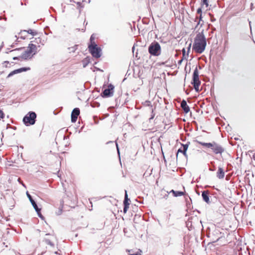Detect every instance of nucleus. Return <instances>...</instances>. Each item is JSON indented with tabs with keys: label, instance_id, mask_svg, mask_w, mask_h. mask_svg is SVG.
Returning a JSON list of instances; mask_svg holds the SVG:
<instances>
[{
	"label": "nucleus",
	"instance_id": "f257e3e1",
	"mask_svg": "<svg viewBox=\"0 0 255 255\" xmlns=\"http://www.w3.org/2000/svg\"><path fill=\"white\" fill-rule=\"evenodd\" d=\"M206 39L203 33L197 34L193 45V50L197 53H202L205 49L206 46Z\"/></svg>",
	"mask_w": 255,
	"mask_h": 255
},
{
	"label": "nucleus",
	"instance_id": "f03ea898",
	"mask_svg": "<svg viewBox=\"0 0 255 255\" xmlns=\"http://www.w3.org/2000/svg\"><path fill=\"white\" fill-rule=\"evenodd\" d=\"M148 53L152 56H158L161 54V48L157 41L152 42L148 47Z\"/></svg>",
	"mask_w": 255,
	"mask_h": 255
},
{
	"label": "nucleus",
	"instance_id": "7ed1b4c3",
	"mask_svg": "<svg viewBox=\"0 0 255 255\" xmlns=\"http://www.w3.org/2000/svg\"><path fill=\"white\" fill-rule=\"evenodd\" d=\"M36 118V113L34 112H29L24 117L23 122L26 126L33 125L35 123Z\"/></svg>",
	"mask_w": 255,
	"mask_h": 255
},
{
	"label": "nucleus",
	"instance_id": "20e7f679",
	"mask_svg": "<svg viewBox=\"0 0 255 255\" xmlns=\"http://www.w3.org/2000/svg\"><path fill=\"white\" fill-rule=\"evenodd\" d=\"M191 84L193 85L195 91L199 92L200 91L199 86L201 84V82L199 78V71L197 67H196L194 70Z\"/></svg>",
	"mask_w": 255,
	"mask_h": 255
},
{
	"label": "nucleus",
	"instance_id": "39448f33",
	"mask_svg": "<svg viewBox=\"0 0 255 255\" xmlns=\"http://www.w3.org/2000/svg\"><path fill=\"white\" fill-rule=\"evenodd\" d=\"M210 148H211L213 152L216 154H222L225 151L224 147L215 141L212 142V145Z\"/></svg>",
	"mask_w": 255,
	"mask_h": 255
},
{
	"label": "nucleus",
	"instance_id": "423d86ee",
	"mask_svg": "<svg viewBox=\"0 0 255 255\" xmlns=\"http://www.w3.org/2000/svg\"><path fill=\"white\" fill-rule=\"evenodd\" d=\"M89 51L93 57L98 58L101 56V49L100 47L91 46Z\"/></svg>",
	"mask_w": 255,
	"mask_h": 255
},
{
	"label": "nucleus",
	"instance_id": "0eeeda50",
	"mask_svg": "<svg viewBox=\"0 0 255 255\" xmlns=\"http://www.w3.org/2000/svg\"><path fill=\"white\" fill-rule=\"evenodd\" d=\"M112 94V84H109L108 88H103V91L101 94V96L103 98H108L111 96Z\"/></svg>",
	"mask_w": 255,
	"mask_h": 255
},
{
	"label": "nucleus",
	"instance_id": "6e6552de",
	"mask_svg": "<svg viewBox=\"0 0 255 255\" xmlns=\"http://www.w3.org/2000/svg\"><path fill=\"white\" fill-rule=\"evenodd\" d=\"M80 114V110L78 108L73 109L71 113V122L75 123L77 120L78 116Z\"/></svg>",
	"mask_w": 255,
	"mask_h": 255
},
{
	"label": "nucleus",
	"instance_id": "1a4fd4ad",
	"mask_svg": "<svg viewBox=\"0 0 255 255\" xmlns=\"http://www.w3.org/2000/svg\"><path fill=\"white\" fill-rule=\"evenodd\" d=\"M26 195L28 197V198L29 199L30 203H31L32 206L33 207V208H34L35 211L37 213H39V212H40V211H41V209L39 208L36 203V202H35V201L32 199L31 196L29 194V193L28 192H26Z\"/></svg>",
	"mask_w": 255,
	"mask_h": 255
},
{
	"label": "nucleus",
	"instance_id": "9d476101",
	"mask_svg": "<svg viewBox=\"0 0 255 255\" xmlns=\"http://www.w3.org/2000/svg\"><path fill=\"white\" fill-rule=\"evenodd\" d=\"M29 70H30V68L29 67H27V68H26V67L20 68L19 69H16V70L12 71L11 72H10L8 74V77H10V76L13 75L14 74L19 73H21L22 72L26 71Z\"/></svg>",
	"mask_w": 255,
	"mask_h": 255
},
{
	"label": "nucleus",
	"instance_id": "9b49d317",
	"mask_svg": "<svg viewBox=\"0 0 255 255\" xmlns=\"http://www.w3.org/2000/svg\"><path fill=\"white\" fill-rule=\"evenodd\" d=\"M202 197L203 200L207 204H209L211 203L210 201V198L209 196V191L208 190H205L202 192Z\"/></svg>",
	"mask_w": 255,
	"mask_h": 255
},
{
	"label": "nucleus",
	"instance_id": "f8f14e48",
	"mask_svg": "<svg viewBox=\"0 0 255 255\" xmlns=\"http://www.w3.org/2000/svg\"><path fill=\"white\" fill-rule=\"evenodd\" d=\"M181 107L185 114H187L190 111V108L188 106L186 101L183 100L181 102Z\"/></svg>",
	"mask_w": 255,
	"mask_h": 255
},
{
	"label": "nucleus",
	"instance_id": "ddd939ff",
	"mask_svg": "<svg viewBox=\"0 0 255 255\" xmlns=\"http://www.w3.org/2000/svg\"><path fill=\"white\" fill-rule=\"evenodd\" d=\"M33 55L30 54L27 51H25L24 52L21 56V58L23 59L24 60H28L31 59L33 57Z\"/></svg>",
	"mask_w": 255,
	"mask_h": 255
},
{
	"label": "nucleus",
	"instance_id": "4468645a",
	"mask_svg": "<svg viewBox=\"0 0 255 255\" xmlns=\"http://www.w3.org/2000/svg\"><path fill=\"white\" fill-rule=\"evenodd\" d=\"M217 176L219 179H223L225 176V172L223 169L221 167H219L218 170L217 172Z\"/></svg>",
	"mask_w": 255,
	"mask_h": 255
},
{
	"label": "nucleus",
	"instance_id": "2eb2a0df",
	"mask_svg": "<svg viewBox=\"0 0 255 255\" xmlns=\"http://www.w3.org/2000/svg\"><path fill=\"white\" fill-rule=\"evenodd\" d=\"M170 193H173L174 197L181 196L184 194V192L182 191H174V190H171Z\"/></svg>",
	"mask_w": 255,
	"mask_h": 255
},
{
	"label": "nucleus",
	"instance_id": "dca6fc26",
	"mask_svg": "<svg viewBox=\"0 0 255 255\" xmlns=\"http://www.w3.org/2000/svg\"><path fill=\"white\" fill-rule=\"evenodd\" d=\"M90 60L91 58L90 57H87L82 60V62L84 68L86 67L90 63Z\"/></svg>",
	"mask_w": 255,
	"mask_h": 255
},
{
	"label": "nucleus",
	"instance_id": "f3484780",
	"mask_svg": "<svg viewBox=\"0 0 255 255\" xmlns=\"http://www.w3.org/2000/svg\"><path fill=\"white\" fill-rule=\"evenodd\" d=\"M30 46L31 47V48H32V51L33 52V55H35L37 53V48L38 47H40V45H38V46H37L36 45L33 44V43H30Z\"/></svg>",
	"mask_w": 255,
	"mask_h": 255
},
{
	"label": "nucleus",
	"instance_id": "a211bd4d",
	"mask_svg": "<svg viewBox=\"0 0 255 255\" xmlns=\"http://www.w3.org/2000/svg\"><path fill=\"white\" fill-rule=\"evenodd\" d=\"M189 143H190V142H188V143H187L186 144H182V147H183V154H184V155L185 157H187V154H186V151L188 149Z\"/></svg>",
	"mask_w": 255,
	"mask_h": 255
},
{
	"label": "nucleus",
	"instance_id": "6ab92c4d",
	"mask_svg": "<svg viewBox=\"0 0 255 255\" xmlns=\"http://www.w3.org/2000/svg\"><path fill=\"white\" fill-rule=\"evenodd\" d=\"M198 143L203 146L208 147V148H211L212 145V142H203L201 141H198Z\"/></svg>",
	"mask_w": 255,
	"mask_h": 255
},
{
	"label": "nucleus",
	"instance_id": "aec40b11",
	"mask_svg": "<svg viewBox=\"0 0 255 255\" xmlns=\"http://www.w3.org/2000/svg\"><path fill=\"white\" fill-rule=\"evenodd\" d=\"M129 201H130V200L128 198L127 191L126 190H125V199L124 200V205H126V204L129 205V203L128 202Z\"/></svg>",
	"mask_w": 255,
	"mask_h": 255
},
{
	"label": "nucleus",
	"instance_id": "412c9836",
	"mask_svg": "<svg viewBox=\"0 0 255 255\" xmlns=\"http://www.w3.org/2000/svg\"><path fill=\"white\" fill-rule=\"evenodd\" d=\"M78 45H75L73 46L68 47V50H69V53H74L76 51V50L78 48Z\"/></svg>",
	"mask_w": 255,
	"mask_h": 255
},
{
	"label": "nucleus",
	"instance_id": "4be33fe9",
	"mask_svg": "<svg viewBox=\"0 0 255 255\" xmlns=\"http://www.w3.org/2000/svg\"><path fill=\"white\" fill-rule=\"evenodd\" d=\"M24 31L27 32L28 33L31 34L33 36L37 34L36 31H34L33 30L29 29L28 30H24Z\"/></svg>",
	"mask_w": 255,
	"mask_h": 255
},
{
	"label": "nucleus",
	"instance_id": "5701e85b",
	"mask_svg": "<svg viewBox=\"0 0 255 255\" xmlns=\"http://www.w3.org/2000/svg\"><path fill=\"white\" fill-rule=\"evenodd\" d=\"M168 60H167L165 62H159L158 64L159 66L165 65L166 66L170 67V65L169 64H168Z\"/></svg>",
	"mask_w": 255,
	"mask_h": 255
},
{
	"label": "nucleus",
	"instance_id": "b1692460",
	"mask_svg": "<svg viewBox=\"0 0 255 255\" xmlns=\"http://www.w3.org/2000/svg\"><path fill=\"white\" fill-rule=\"evenodd\" d=\"M91 46L98 47L95 41H90V44L88 45V49H90Z\"/></svg>",
	"mask_w": 255,
	"mask_h": 255
},
{
	"label": "nucleus",
	"instance_id": "393cba45",
	"mask_svg": "<svg viewBox=\"0 0 255 255\" xmlns=\"http://www.w3.org/2000/svg\"><path fill=\"white\" fill-rule=\"evenodd\" d=\"M124 205V207L123 209V212L124 213H126L128 211V208H129V205L126 204V205Z\"/></svg>",
	"mask_w": 255,
	"mask_h": 255
},
{
	"label": "nucleus",
	"instance_id": "a878e982",
	"mask_svg": "<svg viewBox=\"0 0 255 255\" xmlns=\"http://www.w3.org/2000/svg\"><path fill=\"white\" fill-rule=\"evenodd\" d=\"M46 244H48L51 246H53L54 244L48 239H45L44 240Z\"/></svg>",
	"mask_w": 255,
	"mask_h": 255
},
{
	"label": "nucleus",
	"instance_id": "bb28decb",
	"mask_svg": "<svg viewBox=\"0 0 255 255\" xmlns=\"http://www.w3.org/2000/svg\"><path fill=\"white\" fill-rule=\"evenodd\" d=\"M27 52H28L29 53H30V54H33V52L32 51V48H31V47L30 46V44H29L28 47H27V50H26Z\"/></svg>",
	"mask_w": 255,
	"mask_h": 255
},
{
	"label": "nucleus",
	"instance_id": "cd10ccee",
	"mask_svg": "<svg viewBox=\"0 0 255 255\" xmlns=\"http://www.w3.org/2000/svg\"><path fill=\"white\" fill-rule=\"evenodd\" d=\"M77 4L78 5V7L80 8V9L84 7V5L83 4V3L81 2H77ZM80 10L81 9H80Z\"/></svg>",
	"mask_w": 255,
	"mask_h": 255
},
{
	"label": "nucleus",
	"instance_id": "c85d7f7f",
	"mask_svg": "<svg viewBox=\"0 0 255 255\" xmlns=\"http://www.w3.org/2000/svg\"><path fill=\"white\" fill-rule=\"evenodd\" d=\"M109 116V114H103L101 117H100V119L101 120H103L105 118H106V117Z\"/></svg>",
	"mask_w": 255,
	"mask_h": 255
},
{
	"label": "nucleus",
	"instance_id": "c756f323",
	"mask_svg": "<svg viewBox=\"0 0 255 255\" xmlns=\"http://www.w3.org/2000/svg\"><path fill=\"white\" fill-rule=\"evenodd\" d=\"M95 39H96V35L95 34H92V35L90 37V41H95Z\"/></svg>",
	"mask_w": 255,
	"mask_h": 255
},
{
	"label": "nucleus",
	"instance_id": "7c9ffc66",
	"mask_svg": "<svg viewBox=\"0 0 255 255\" xmlns=\"http://www.w3.org/2000/svg\"><path fill=\"white\" fill-rule=\"evenodd\" d=\"M4 116V114L2 111L0 110V119H3Z\"/></svg>",
	"mask_w": 255,
	"mask_h": 255
},
{
	"label": "nucleus",
	"instance_id": "2f4dec72",
	"mask_svg": "<svg viewBox=\"0 0 255 255\" xmlns=\"http://www.w3.org/2000/svg\"><path fill=\"white\" fill-rule=\"evenodd\" d=\"M202 14H200L199 20L197 22L195 28H196L198 26V25L200 24V21L202 20Z\"/></svg>",
	"mask_w": 255,
	"mask_h": 255
},
{
	"label": "nucleus",
	"instance_id": "473e14b6",
	"mask_svg": "<svg viewBox=\"0 0 255 255\" xmlns=\"http://www.w3.org/2000/svg\"><path fill=\"white\" fill-rule=\"evenodd\" d=\"M202 4H205L206 7H207L208 6V0H202Z\"/></svg>",
	"mask_w": 255,
	"mask_h": 255
},
{
	"label": "nucleus",
	"instance_id": "72a5a7b5",
	"mask_svg": "<svg viewBox=\"0 0 255 255\" xmlns=\"http://www.w3.org/2000/svg\"><path fill=\"white\" fill-rule=\"evenodd\" d=\"M197 12L200 14H202V8L201 7L198 8L197 10Z\"/></svg>",
	"mask_w": 255,
	"mask_h": 255
},
{
	"label": "nucleus",
	"instance_id": "f704fd0d",
	"mask_svg": "<svg viewBox=\"0 0 255 255\" xmlns=\"http://www.w3.org/2000/svg\"><path fill=\"white\" fill-rule=\"evenodd\" d=\"M115 143H116V145L118 153L119 154V155H120V150H119V147H118V143H117L116 141H115Z\"/></svg>",
	"mask_w": 255,
	"mask_h": 255
},
{
	"label": "nucleus",
	"instance_id": "c9c22d12",
	"mask_svg": "<svg viewBox=\"0 0 255 255\" xmlns=\"http://www.w3.org/2000/svg\"><path fill=\"white\" fill-rule=\"evenodd\" d=\"M41 41V39L38 37L37 38H35V42L37 43H38L39 42H40Z\"/></svg>",
	"mask_w": 255,
	"mask_h": 255
},
{
	"label": "nucleus",
	"instance_id": "e433bc0d",
	"mask_svg": "<svg viewBox=\"0 0 255 255\" xmlns=\"http://www.w3.org/2000/svg\"><path fill=\"white\" fill-rule=\"evenodd\" d=\"M135 66L133 67V70L134 74H136V71L137 70V65H135Z\"/></svg>",
	"mask_w": 255,
	"mask_h": 255
},
{
	"label": "nucleus",
	"instance_id": "4c0bfd02",
	"mask_svg": "<svg viewBox=\"0 0 255 255\" xmlns=\"http://www.w3.org/2000/svg\"><path fill=\"white\" fill-rule=\"evenodd\" d=\"M154 117V114H153V109H152V115H151V117L150 118L149 120L153 119Z\"/></svg>",
	"mask_w": 255,
	"mask_h": 255
},
{
	"label": "nucleus",
	"instance_id": "58836bf2",
	"mask_svg": "<svg viewBox=\"0 0 255 255\" xmlns=\"http://www.w3.org/2000/svg\"><path fill=\"white\" fill-rule=\"evenodd\" d=\"M182 52H183V57H184L185 55V50L184 48L183 49Z\"/></svg>",
	"mask_w": 255,
	"mask_h": 255
},
{
	"label": "nucleus",
	"instance_id": "ea45409f",
	"mask_svg": "<svg viewBox=\"0 0 255 255\" xmlns=\"http://www.w3.org/2000/svg\"><path fill=\"white\" fill-rule=\"evenodd\" d=\"M183 58H184V57H183L182 59H181V60H179V61H178V64L179 65H180V64L182 63V61H183Z\"/></svg>",
	"mask_w": 255,
	"mask_h": 255
},
{
	"label": "nucleus",
	"instance_id": "a19ab883",
	"mask_svg": "<svg viewBox=\"0 0 255 255\" xmlns=\"http://www.w3.org/2000/svg\"><path fill=\"white\" fill-rule=\"evenodd\" d=\"M22 49V48L15 49H14V50H12L10 51V52H12L15 51H16V50H20V49Z\"/></svg>",
	"mask_w": 255,
	"mask_h": 255
},
{
	"label": "nucleus",
	"instance_id": "79ce46f5",
	"mask_svg": "<svg viewBox=\"0 0 255 255\" xmlns=\"http://www.w3.org/2000/svg\"><path fill=\"white\" fill-rule=\"evenodd\" d=\"M134 50H135V45H134L132 48V52L133 54L134 53Z\"/></svg>",
	"mask_w": 255,
	"mask_h": 255
},
{
	"label": "nucleus",
	"instance_id": "37998d69",
	"mask_svg": "<svg viewBox=\"0 0 255 255\" xmlns=\"http://www.w3.org/2000/svg\"><path fill=\"white\" fill-rule=\"evenodd\" d=\"M178 152H181L183 153V149H181V148H179L178 150Z\"/></svg>",
	"mask_w": 255,
	"mask_h": 255
},
{
	"label": "nucleus",
	"instance_id": "c03bdc74",
	"mask_svg": "<svg viewBox=\"0 0 255 255\" xmlns=\"http://www.w3.org/2000/svg\"><path fill=\"white\" fill-rule=\"evenodd\" d=\"M61 213H62V210H61V209H60V210H59V211H58V212L57 213V214L59 215H60V214H61Z\"/></svg>",
	"mask_w": 255,
	"mask_h": 255
},
{
	"label": "nucleus",
	"instance_id": "a18cd8bd",
	"mask_svg": "<svg viewBox=\"0 0 255 255\" xmlns=\"http://www.w3.org/2000/svg\"><path fill=\"white\" fill-rule=\"evenodd\" d=\"M37 214H38V216H39V217L40 218H42L43 217L42 215L41 214V213H40V212H39V213H37Z\"/></svg>",
	"mask_w": 255,
	"mask_h": 255
},
{
	"label": "nucleus",
	"instance_id": "49530a36",
	"mask_svg": "<svg viewBox=\"0 0 255 255\" xmlns=\"http://www.w3.org/2000/svg\"><path fill=\"white\" fill-rule=\"evenodd\" d=\"M129 255H138L137 253L130 254Z\"/></svg>",
	"mask_w": 255,
	"mask_h": 255
},
{
	"label": "nucleus",
	"instance_id": "de8ad7c7",
	"mask_svg": "<svg viewBox=\"0 0 255 255\" xmlns=\"http://www.w3.org/2000/svg\"><path fill=\"white\" fill-rule=\"evenodd\" d=\"M249 24H250V29H251V32H252V27H251V21H249Z\"/></svg>",
	"mask_w": 255,
	"mask_h": 255
},
{
	"label": "nucleus",
	"instance_id": "09e8293b",
	"mask_svg": "<svg viewBox=\"0 0 255 255\" xmlns=\"http://www.w3.org/2000/svg\"><path fill=\"white\" fill-rule=\"evenodd\" d=\"M190 47H191V44H190L188 48V52H189V50H190Z\"/></svg>",
	"mask_w": 255,
	"mask_h": 255
},
{
	"label": "nucleus",
	"instance_id": "8fccbe9b",
	"mask_svg": "<svg viewBox=\"0 0 255 255\" xmlns=\"http://www.w3.org/2000/svg\"><path fill=\"white\" fill-rule=\"evenodd\" d=\"M18 58H18V57H14L13 58V60H16V59H18Z\"/></svg>",
	"mask_w": 255,
	"mask_h": 255
},
{
	"label": "nucleus",
	"instance_id": "3c124183",
	"mask_svg": "<svg viewBox=\"0 0 255 255\" xmlns=\"http://www.w3.org/2000/svg\"><path fill=\"white\" fill-rule=\"evenodd\" d=\"M253 158L254 159V160H255V153L253 155Z\"/></svg>",
	"mask_w": 255,
	"mask_h": 255
},
{
	"label": "nucleus",
	"instance_id": "603ef678",
	"mask_svg": "<svg viewBox=\"0 0 255 255\" xmlns=\"http://www.w3.org/2000/svg\"><path fill=\"white\" fill-rule=\"evenodd\" d=\"M5 63H7V64H8V63H9V62H8V61H4V62H3V64H5Z\"/></svg>",
	"mask_w": 255,
	"mask_h": 255
},
{
	"label": "nucleus",
	"instance_id": "864d4df0",
	"mask_svg": "<svg viewBox=\"0 0 255 255\" xmlns=\"http://www.w3.org/2000/svg\"><path fill=\"white\" fill-rule=\"evenodd\" d=\"M111 142H112V141H108V142L106 143V144H109V143H111Z\"/></svg>",
	"mask_w": 255,
	"mask_h": 255
},
{
	"label": "nucleus",
	"instance_id": "5fc2aeb1",
	"mask_svg": "<svg viewBox=\"0 0 255 255\" xmlns=\"http://www.w3.org/2000/svg\"><path fill=\"white\" fill-rule=\"evenodd\" d=\"M94 68H95V69H97V70L101 71V70H100V69H99V68H97L96 67H94Z\"/></svg>",
	"mask_w": 255,
	"mask_h": 255
},
{
	"label": "nucleus",
	"instance_id": "6e6d98bb",
	"mask_svg": "<svg viewBox=\"0 0 255 255\" xmlns=\"http://www.w3.org/2000/svg\"><path fill=\"white\" fill-rule=\"evenodd\" d=\"M112 88H113V93H114V86L113 85Z\"/></svg>",
	"mask_w": 255,
	"mask_h": 255
},
{
	"label": "nucleus",
	"instance_id": "4d7b16f0",
	"mask_svg": "<svg viewBox=\"0 0 255 255\" xmlns=\"http://www.w3.org/2000/svg\"><path fill=\"white\" fill-rule=\"evenodd\" d=\"M111 109H112V107H109V109H108L109 110H110Z\"/></svg>",
	"mask_w": 255,
	"mask_h": 255
},
{
	"label": "nucleus",
	"instance_id": "13d9d810",
	"mask_svg": "<svg viewBox=\"0 0 255 255\" xmlns=\"http://www.w3.org/2000/svg\"><path fill=\"white\" fill-rule=\"evenodd\" d=\"M137 52H136L135 53V57H137Z\"/></svg>",
	"mask_w": 255,
	"mask_h": 255
},
{
	"label": "nucleus",
	"instance_id": "bf43d9fd",
	"mask_svg": "<svg viewBox=\"0 0 255 255\" xmlns=\"http://www.w3.org/2000/svg\"><path fill=\"white\" fill-rule=\"evenodd\" d=\"M11 47H14V45L12 44V45H11Z\"/></svg>",
	"mask_w": 255,
	"mask_h": 255
},
{
	"label": "nucleus",
	"instance_id": "052dcab7",
	"mask_svg": "<svg viewBox=\"0 0 255 255\" xmlns=\"http://www.w3.org/2000/svg\"><path fill=\"white\" fill-rule=\"evenodd\" d=\"M198 18V17H196V19H197ZM195 21H196V20H195Z\"/></svg>",
	"mask_w": 255,
	"mask_h": 255
},
{
	"label": "nucleus",
	"instance_id": "680f3d73",
	"mask_svg": "<svg viewBox=\"0 0 255 255\" xmlns=\"http://www.w3.org/2000/svg\"><path fill=\"white\" fill-rule=\"evenodd\" d=\"M2 19L1 17L0 16V20Z\"/></svg>",
	"mask_w": 255,
	"mask_h": 255
},
{
	"label": "nucleus",
	"instance_id": "e2e57ef3",
	"mask_svg": "<svg viewBox=\"0 0 255 255\" xmlns=\"http://www.w3.org/2000/svg\"><path fill=\"white\" fill-rule=\"evenodd\" d=\"M254 43H255V42L254 41Z\"/></svg>",
	"mask_w": 255,
	"mask_h": 255
}]
</instances>
